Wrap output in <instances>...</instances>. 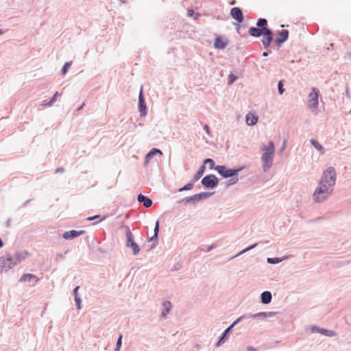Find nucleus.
<instances>
[{
	"mask_svg": "<svg viewBox=\"0 0 351 351\" xmlns=\"http://www.w3.org/2000/svg\"><path fill=\"white\" fill-rule=\"evenodd\" d=\"M333 190L334 186L319 182L313 194V200L316 203H322L332 195Z\"/></svg>",
	"mask_w": 351,
	"mask_h": 351,
	"instance_id": "obj_1",
	"label": "nucleus"
},
{
	"mask_svg": "<svg viewBox=\"0 0 351 351\" xmlns=\"http://www.w3.org/2000/svg\"><path fill=\"white\" fill-rule=\"evenodd\" d=\"M262 149L264 151L261 157V160L263 161V169L264 171H267L271 167L273 162L275 151L273 141H269L267 146L263 145Z\"/></svg>",
	"mask_w": 351,
	"mask_h": 351,
	"instance_id": "obj_2",
	"label": "nucleus"
},
{
	"mask_svg": "<svg viewBox=\"0 0 351 351\" xmlns=\"http://www.w3.org/2000/svg\"><path fill=\"white\" fill-rule=\"evenodd\" d=\"M122 227L125 230L126 247L132 249L133 255H137L140 252V247L134 241V235L132 233L130 227L128 226H123Z\"/></svg>",
	"mask_w": 351,
	"mask_h": 351,
	"instance_id": "obj_3",
	"label": "nucleus"
},
{
	"mask_svg": "<svg viewBox=\"0 0 351 351\" xmlns=\"http://www.w3.org/2000/svg\"><path fill=\"white\" fill-rule=\"evenodd\" d=\"M244 167L228 168L226 165H217L216 171L223 178H229L234 176H238Z\"/></svg>",
	"mask_w": 351,
	"mask_h": 351,
	"instance_id": "obj_4",
	"label": "nucleus"
},
{
	"mask_svg": "<svg viewBox=\"0 0 351 351\" xmlns=\"http://www.w3.org/2000/svg\"><path fill=\"white\" fill-rule=\"evenodd\" d=\"M337 178L336 171L334 167H328L324 172L319 182L335 186Z\"/></svg>",
	"mask_w": 351,
	"mask_h": 351,
	"instance_id": "obj_5",
	"label": "nucleus"
},
{
	"mask_svg": "<svg viewBox=\"0 0 351 351\" xmlns=\"http://www.w3.org/2000/svg\"><path fill=\"white\" fill-rule=\"evenodd\" d=\"M219 182V180L215 174H208L201 180V183L205 189H215Z\"/></svg>",
	"mask_w": 351,
	"mask_h": 351,
	"instance_id": "obj_6",
	"label": "nucleus"
},
{
	"mask_svg": "<svg viewBox=\"0 0 351 351\" xmlns=\"http://www.w3.org/2000/svg\"><path fill=\"white\" fill-rule=\"evenodd\" d=\"M17 265V262H14V258L9 254L3 255L0 257V271H8L12 267Z\"/></svg>",
	"mask_w": 351,
	"mask_h": 351,
	"instance_id": "obj_7",
	"label": "nucleus"
},
{
	"mask_svg": "<svg viewBox=\"0 0 351 351\" xmlns=\"http://www.w3.org/2000/svg\"><path fill=\"white\" fill-rule=\"evenodd\" d=\"M319 93V90L313 87L312 88V92L308 95V106L313 111L318 108Z\"/></svg>",
	"mask_w": 351,
	"mask_h": 351,
	"instance_id": "obj_8",
	"label": "nucleus"
},
{
	"mask_svg": "<svg viewBox=\"0 0 351 351\" xmlns=\"http://www.w3.org/2000/svg\"><path fill=\"white\" fill-rule=\"evenodd\" d=\"M230 16L237 23H233L234 25L237 26V32L239 33V28L241 27L240 25L244 21V16L241 8L239 7H234L230 10Z\"/></svg>",
	"mask_w": 351,
	"mask_h": 351,
	"instance_id": "obj_9",
	"label": "nucleus"
},
{
	"mask_svg": "<svg viewBox=\"0 0 351 351\" xmlns=\"http://www.w3.org/2000/svg\"><path fill=\"white\" fill-rule=\"evenodd\" d=\"M289 32L287 29H282L278 31L276 34V38L274 40V43L278 47H281L282 45L285 43L289 38Z\"/></svg>",
	"mask_w": 351,
	"mask_h": 351,
	"instance_id": "obj_10",
	"label": "nucleus"
},
{
	"mask_svg": "<svg viewBox=\"0 0 351 351\" xmlns=\"http://www.w3.org/2000/svg\"><path fill=\"white\" fill-rule=\"evenodd\" d=\"M138 109L141 117H145L147 114V108L143 92V86L141 87L140 93L138 95Z\"/></svg>",
	"mask_w": 351,
	"mask_h": 351,
	"instance_id": "obj_11",
	"label": "nucleus"
},
{
	"mask_svg": "<svg viewBox=\"0 0 351 351\" xmlns=\"http://www.w3.org/2000/svg\"><path fill=\"white\" fill-rule=\"evenodd\" d=\"M229 44V40L228 38L223 36L218 35L215 37L214 41V47L217 49H224Z\"/></svg>",
	"mask_w": 351,
	"mask_h": 351,
	"instance_id": "obj_12",
	"label": "nucleus"
},
{
	"mask_svg": "<svg viewBox=\"0 0 351 351\" xmlns=\"http://www.w3.org/2000/svg\"><path fill=\"white\" fill-rule=\"evenodd\" d=\"M86 233L85 230H71L69 231H66L63 233L62 237L66 240L73 239L80 235H82Z\"/></svg>",
	"mask_w": 351,
	"mask_h": 351,
	"instance_id": "obj_13",
	"label": "nucleus"
},
{
	"mask_svg": "<svg viewBox=\"0 0 351 351\" xmlns=\"http://www.w3.org/2000/svg\"><path fill=\"white\" fill-rule=\"evenodd\" d=\"M232 330V328L230 326L224 330L219 336L218 341L215 344V347H219L226 341Z\"/></svg>",
	"mask_w": 351,
	"mask_h": 351,
	"instance_id": "obj_14",
	"label": "nucleus"
},
{
	"mask_svg": "<svg viewBox=\"0 0 351 351\" xmlns=\"http://www.w3.org/2000/svg\"><path fill=\"white\" fill-rule=\"evenodd\" d=\"M263 37L262 43L264 48L267 49L270 47L271 42L274 40L273 31L265 32Z\"/></svg>",
	"mask_w": 351,
	"mask_h": 351,
	"instance_id": "obj_15",
	"label": "nucleus"
},
{
	"mask_svg": "<svg viewBox=\"0 0 351 351\" xmlns=\"http://www.w3.org/2000/svg\"><path fill=\"white\" fill-rule=\"evenodd\" d=\"M311 332H319V333L322 334L326 337H333L335 335V332L333 330L319 328L317 326H313L311 327Z\"/></svg>",
	"mask_w": 351,
	"mask_h": 351,
	"instance_id": "obj_16",
	"label": "nucleus"
},
{
	"mask_svg": "<svg viewBox=\"0 0 351 351\" xmlns=\"http://www.w3.org/2000/svg\"><path fill=\"white\" fill-rule=\"evenodd\" d=\"M38 280V278L34 275L32 274H23L19 281L20 282H28L32 283L31 285H34Z\"/></svg>",
	"mask_w": 351,
	"mask_h": 351,
	"instance_id": "obj_17",
	"label": "nucleus"
},
{
	"mask_svg": "<svg viewBox=\"0 0 351 351\" xmlns=\"http://www.w3.org/2000/svg\"><path fill=\"white\" fill-rule=\"evenodd\" d=\"M159 154L160 156L162 155V152L158 148H152L146 155L145 157V161L144 164L146 165L150 160L156 155Z\"/></svg>",
	"mask_w": 351,
	"mask_h": 351,
	"instance_id": "obj_18",
	"label": "nucleus"
},
{
	"mask_svg": "<svg viewBox=\"0 0 351 351\" xmlns=\"http://www.w3.org/2000/svg\"><path fill=\"white\" fill-rule=\"evenodd\" d=\"M137 201L139 203H142L143 206L147 208L151 207L153 203L152 200L149 197L145 196L141 193L138 195Z\"/></svg>",
	"mask_w": 351,
	"mask_h": 351,
	"instance_id": "obj_19",
	"label": "nucleus"
},
{
	"mask_svg": "<svg viewBox=\"0 0 351 351\" xmlns=\"http://www.w3.org/2000/svg\"><path fill=\"white\" fill-rule=\"evenodd\" d=\"M250 36L254 38H259L265 34V32L258 27H250L248 29Z\"/></svg>",
	"mask_w": 351,
	"mask_h": 351,
	"instance_id": "obj_20",
	"label": "nucleus"
},
{
	"mask_svg": "<svg viewBox=\"0 0 351 351\" xmlns=\"http://www.w3.org/2000/svg\"><path fill=\"white\" fill-rule=\"evenodd\" d=\"M256 26L263 29L265 32L272 31V29L268 27V21L265 18H259L256 21Z\"/></svg>",
	"mask_w": 351,
	"mask_h": 351,
	"instance_id": "obj_21",
	"label": "nucleus"
},
{
	"mask_svg": "<svg viewBox=\"0 0 351 351\" xmlns=\"http://www.w3.org/2000/svg\"><path fill=\"white\" fill-rule=\"evenodd\" d=\"M272 295L269 291H265L261 294V302L263 304H268L271 302Z\"/></svg>",
	"mask_w": 351,
	"mask_h": 351,
	"instance_id": "obj_22",
	"label": "nucleus"
},
{
	"mask_svg": "<svg viewBox=\"0 0 351 351\" xmlns=\"http://www.w3.org/2000/svg\"><path fill=\"white\" fill-rule=\"evenodd\" d=\"M162 313H161V317L166 318L167 314L170 312L172 304L170 301H164L162 304Z\"/></svg>",
	"mask_w": 351,
	"mask_h": 351,
	"instance_id": "obj_23",
	"label": "nucleus"
},
{
	"mask_svg": "<svg viewBox=\"0 0 351 351\" xmlns=\"http://www.w3.org/2000/svg\"><path fill=\"white\" fill-rule=\"evenodd\" d=\"M276 313V312H260L253 314V319H265L274 317Z\"/></svg>",
	"mask_w": 351,
	"mask_h": 351,
	"instance_id": "obj_24",
	"label": "nucleus"
},
{
	"mask_svg": "<svg viewBox=\"0 0 351 351\" xmlns=\"http://www.w3.org/2000/svg\"><path fill=\"white\" fill-rule=\"evenodd\" d=\"M80 289V286L75 287L73 290V293L74 295V300L75 302V305L77 309L82 308V300L80 295L78 293V290Z\"/></svg>",
	"mask_w": 351,
	"mask_h": 351,
	"instance_id": "obj_25",
	"label": "nucleus"
},
{
	"mask_svg": "<svg viewBox=\"0 0 351 351\" xmlns=\"http://www.w3.org/2000/svg\"><path fill=\"white\" fill-rule=\"evenodd\" d=\"M246 123L248 125H254L258 121V117L254 114L249 113L245 117Z\"/></svg>",
	"mask_w": 351,
	"mask_h": 351,
	"instance_id": "obj_26",
	"label": "nucleus"
},
{
	"mask_svg": "<svg viewBox=\"0 0 351 351\" xmlns=\"http://www.w3.org/2000/svg\"><path fill=\"white\" fill-rule=\"evenodd\" d=\"M310 143L320 154H324V147L317 140L311 138Z\"/></svg>",
	"mask_w": 351,
	"mask_h": 351,
	"instance_id": "obj_27",
	"label": "nucleus"
},
{
	"mask_svg": "<svg viewBox=\"0 0 351 351\" xmlns=\"http://www.w3.org/2000/svg\"><path fill=\"white\" fill-rule=\"evenodd\" d=\"M205 169L206 167L204 165H201L199 169L197 170V171L194 175L193 178H192V181H193L194 182L198 181L204 175Z\"/></svg>",
	"mask_w": 351,
	"mask_h": 351,
	"instance_id": "obj_28",
	"label": "nucleus"
},
{
	"mask_svg": "<svg viewBox=\"0 0 351 351\" xmlns=\"http://www.w3.org/2000/svg\"><path fill=\"white\" fill-rule=\"evenodd\" d=\"M28 255V252L25 251L23 252H16L14 254V262H17V264L20 263L21 261L25 260Z\"/></svg>",
	"mask_w": 351,
	"mask_h": 351,
	"instance_id": "obj_29",
	"label": "nucleus"
},
{
	"mask_svg": "<svg viewBox=\"0 0 351 351\" xmlns=\"http://www.w3.org/2000/svg\"><path fill=\"white\" fill-rule=\"evenodd\" d=\"M59 96V93L56 92V93L52 96V97L49 100L43 101L42 105L44 106H51L57 100L58 97Z\"/></svg>",
	"mask_w": 351,
	"mask_h": 351,
	"instance_id": "obj_30",
	"label": "nucleus"
},
{
	"mask_svg": "<svg viewBox=\"0 0 351 351\" xmlns=\"http://www.w3.org/2000/svg\"><path fill=\"white\" fill-rule=\"evenodd\" d=\"M286 258H287L286 256L267 258V262L269 264H271V265H276V264L280 263V262H282V261L285 260Z\"/></svg>",
	"mask_w": 351,
	"mask_h": 351,
	"instance_id": "obj_31",
	"label": "nucleus"
},
{
	"mask_svg": "<svg viewBox=\"0 0 351 351\" xmlns=\"http://www.w3.org/2000/svg\"><path fill=\"white\" fill-rule=\"evenodd\" d=\"M206 165H209V168L210 169L216 170L217 165H215V162L214 161L213 159L209 158L204 159V161H203V165H202L205 166Z\"/></svg>",
	"mask_w": 351,
	"mask_h": 351,
	"instance_id": "obj_32",
	"label": "nucleus"
},
{
	"mask_svg": "<svg viewBox=\"0 0 351 351\" xmlns=\"http://www.w3.org/2000/svg\"><path fill=\"white\" fill-rule=\"evenodd\" d=\"M258 245V243H254L252 245H249L248 247H245V249L241 250L240 252H239L237 254H236L233 257L230 258V259H232V258H234L235 257H237V256H240V255H241V254H244V253H245V252H248V251L255 248Z\"/></svg>",
	"mask_w": 351,
	"mask_h": 351,
	"instance_id": "obj_33",
	"label": "nucleus"
},
{
	"mask_svg": "<svg viewBox=\"0 0 351 351\" xmlns=\"http://www.w3.org/2000/svg\"><path fill=\"white\" fill-rule=\"evenodd\" d=\"M199 202V201L197 194L185 197V204H188V203L195 204L196 202Z\"/></svg>",
	"mask_w": 351,
	"mask_h": 351,
	"instance_id": "obj_34",
	"label": "nucleus"
},
{
	"mask_svg": "<svg viewBox=\"0 0 351 351\" xmlns=\"http://www.w3.org/2000/svg\"><path fill=\"white\" fill-rule=\"evenodd\" d=\"M215 193V192H201L199 193H197V195L198 197L199 201L200 202L203 199H206L211 195H213Z\"/></svg>",
	"mask_w": 351,
	"mask_h": 351,
	"instance_id": "obj_35",
	"label": "nucleus"
},
{
	"mask_svg": "<svg viewBox=\"0 0 351 351\" xmlns=\"http://www.w3.org/2000/svg\"><path fill=\"white\" fill-rule=\"evenodd\" d=\"M194 182L191 180V182L187 183L186 184H185L184 186L180 188L178 191V192H182V191H190L191 189H193V186H194Z\"/></svg>",
	"mask_w": 351,
	"mask_h": 351,
	"instance_id": "obj_36",
	"label": "nucleus"
},
{
	"mask_svg": "<svg viewBox=\"0 0 351 351\" xmlns=\"http://www.w3.org/2000/svg\"><path fill=\"white\" fill-rule=\"evenodd\" d=\"M238 176H234L233 177L229 178L230 179L226 182V186L228 187L232 185L236 184L239 181Z\"/></svg>",
	"mask_w": 351,
	"mask_h": 351,
	"instance_id": "obj_37",
	"label": "nucleus"
},
{
	"mask_svg": "<svg viewBox=\"0 0 351 351\" xmlns=\"http://www.w3.org/2000/svg\"><path fill=\"white\" fill-rule=\"evenodd\" d=\"M122 338H123V335L121 333H120L119 335V337L117 340L116 346L114 348V351H120V349L122 346Z\"/></svg>",
	"mask_w": 351,
	"mask_h": 351,
	"instance_id": "obj_38",
	"label": "nucleus"
},
{
	"mask_svg": "<svg viewBox=\"0 0 351 351\" xmlns=\"http://www.w3.org/2000/svg\"><path fill=\"white\" fill-rule=\"evenodd\" d=\"M71 64L72 61L65 62L63 66L62 67L61 73L62 75H65L67 73L69 69L71 67Z\"/></svg>",
	"mask_w": 351,
	"mask_h": 351,
	"instance_id": "obj_39",
	"label": "nucleus"
},
{
	"mask_svg": "<svg viewBox=\"0 0 351 351\" xmlns=\"http://www.w3.org/2000/svg\"><path fill=\"white\" fill-rule=\"evenodd\" d=\"M237 78H238V77L237 75H235L232 73H230L228 75V85L232 84L237 80Z\"/></svg>",
	"mask_w": 351,
	"mask_h": 351,
	"instance_id": "obj_40",
	"label": "nucleus"
},
{
	"mask_svg": "<svg viewBox=\"0 0 351 351\" xmlns=\"http://www.w3.org/2000/svg\"><path fill=\"white\" fill-rule=\"evenodd\" d=\"M278 93L282 95L284 92L285 91V89L284 88V81L280 80L278 83Z\"/></svg>",
	"mask_w": 351,
	"mask_h": 351,
	"instance_id": "obj_41",
	"label": "nucleus"
},
{
	"mask_svg": "<svg viewBox=\"0 0 351 351\" xmlns=\"http://www.w3.org/2000/svg\"><path fill=\"white\" fill-rule=\"evenodd\" d=\"M106 218V216H104L103 218H101V215H94V216H92V217H87L86 220L87 221H93V220H95V219H100L99 221H101L104 220Z\"/></svg>",
	"mask_w": 351,
	"mask_h": 351,
	"instance_id": "obj_42",
	"label": "nucleus"
},
{
	"mask_svg": "<svg viewBox=\"0 0 351 351\" xmlns=\"http://www.w3.org/2000/svg\"><path fill=\"white\" fill-rule=\"evenodd\" d=\"M159 230H160V221H159V220H157L155 223V227L154 229V234L158 235Z\"/></svg>",
	"mask_w": 351,
	"mask_h": 351,
	"instance_id": "obj_43",
	"label": "nucleus"
},
{
	"mask_svg": "<svg viewBox=\"0 0 351 351\" xmlns=\"http://www.w3.org/2000/svg\"><path fill=\"white\" fill-rule=\"evenodd\" d=\"M241 317L243 320L253 319V314H251V313L243 314V315L241 316Z\"/></svg>",
	"mask_w": 351,
	"mask_h": 351,
	"instance_id": "obj_44",
	"label": "nucleus"
},
{
	"mask_svg": "<svg viewBox=\"0 0 351 351\" xmlns=\"http://www.w3.org/2000/svg\"><path fill=\"white\" fill-rule=\"evenodd\" d=\"M241 321H243V319H241V316L239 317H238L237 319H235L230 325V326L233 328L237 324H238L239 322H241Z\"/></svg>",
	"mask_w": 351,
	"mask_h": 351,
	"instance_id": "obj_45",
	"label": "nucleus"
},
{
	"mask_svg": "<svg viewBox=\"0 0 351 351\" xmlns=\"http://www.w3.org/2000/svg\"><path fill=\"white\" fill-rule=\"evenodd\" d=\"M215 247H216V245L215 243H213V244L208 246L206 250H205V252H210L211 250H213Z\"/></svg>",
	"mask_w": 351,
	"mask_h": 351,
	"instance_id": "obj_46",
	"label": "nucleus"
},
{
	"mask_svg": "<svg viewBox=\"0 0 351 351\" xmlns=\"http://www.w3.org/2000/svg\"><path fill=\"white\" fill-rule=\"evenodd\" d=\"M204 131L206 132V134L209 136H210V128L209 126L207 125V124H205L204 125Z\"/></svg>",
	"mask_w": 351,
	"mask_h": 351,
	"instance_id": "obj_47",
	"label": "nucleus"
},
{
	"mask_svg": "<svg viewBox=\"0 0 351 351\" xmlns=\"http://www.w3.org/2000/svg\"><path fill=\"white\" fill-rule=\"evenodd\" d=\"M65 171L64 168V167H58L56 169L55 171V173H64Z\"/></svg>",
	"mask_w": 351,
	"mask_h": 351,
	"instance_id": "obj_48",
	"label": "nucleus"
},
{
	"mask_svg": "<svg viewBox=\"0 0 351 351\" xmlns=\"http://www.w3.org/2000/svg\"><path fill=\"white\" fill-rule=\"evenodd\" d=\"M158 235L154 234L149 239V241H154L158 240Z\"/></svg>",
	"mask_w": 351,
	"mask_h": 351,
	"instance_id": "obj_49",
	"label": "nucleus"
},
{
	"mask_svg": "<svg viewBox=\"0 0 351 351\" xmlns=\"http://www.w3.org/2000/svg\"><path fill=\"white\" fill-rule=\"evenodd\" d=\"M68 252V250L65 251L64 254H58V257H59L60 259H64L65 255Z\"/></svg>",
	"mask_w": 351,
	"mask_h": 351,
	"instance_id": "obj_50",
	"label": "nucleus"
},
{
	"mask_svg": "<svg viewBox=\"0 0 351 351\" xmlns=\"http://www.w3.org/2000/svg\"><path fill=\"white\" fill-rule=\"evenodd\" d=\"M247 351H257V349L253 346H249L247 347Z\"/></svg>",
	"mask_w": 351,
	"mask_h": 351,
	"instance_id": "obj_51",
	"label": "nucleus"
},
{
	"mask_svg": "<svg viewBox=\"0 0 351 351\" xmlns=\"http://www.w3.org/2000/svg\"><path fill=\"white\" fill-rule=\"evenodd\" d=\"M11 219L9 218L7 219L6 222H5V227L6 228H9L10 226V224H11Z\"/></svg>",
	"mask_w": 351,
	"mask_h": 351,
	"instance_id": "obj_52",
	"label": "nucleus"
},
{
	"mask_svg": "<svg viewBox=\"0 0 351 351\" xmlns=\"http://www.w3.org/2000/svg\"><path fill=\"white\" fill-rule=\"evenodd\" d=\"M195 13L194 10L192 9L188 10V15L190 16H192L193 14Z\"/></svg>",
	"mask_w": 351,
	"mask_h": 351,
	"instance_id": "obj_53",
	"label": "nucleus"
},
{
	"mask_svg": "<svg viewBox=\"0 0 351 351\" xmlns=\"http://www.w3.org/2000/svg\"><path fill=\"white\" fill-rule=\"evenodd\" d=\"M176 203H177V204H182V203H185V197H184V198H182V199H180L178 200V201L176 202Z\"/></svg>",
	"mask_w": 351,
	"mask_h": 351,
	"instance_id": "obj_54",
	"label": "nucleus"
},
{
	"mask_svg": "<svg viewBox=\"0 0 351 351\" xmlns=\"http://www.w3.org/2000/svg\"><path fill=\"white\" fill-rule=\"evenodd\" d=\"M345 94H346V96L348 99H350V93H349V91H348V88H346V93H345Z\"/></svg>",
	"mask_w": 351,
	"mask_h": 351,
	"instance_id": "obj_55",
	"label": "nucleus"
},
{
	"mask_svg": "<svg viewBox=\"0 0 351 351\" xmlns=\"http://www.w3.org/2000/svg\"><path fill=\"white\" fill-rule=\"evenodd\" d=\"M31 201H32V199H29L26 200V201L23 203V206H26V205H27V204H29Z\"/></svg>",
	"mask_w": 351,
	"mask_h": 351,
	"instance_id": "obj_56",
	"label": "nucleus"
},
{
	"mask_svg": "<svg viewBox=\"0 0 351 351\" xmlns=\"http://www.w3.org/2000/svg\"><path fill=\"white\" fill-rule=\"evenodd\" d=\"M262 56H263V57H267V56H269V53H268V52H267V51H264V52L263 53Z\"/></svg>",
	"mask_w": 351,
	"mask_h": 351,
	"instance_id": "obj_57",
	"label": "nucleus"
},
{
	"mask_svg": "<svg viewBox=\"0 0 351 351\" xmlns=\"http://www.w3.org/2000/svg\"><path fill=\"white\" fill-rule=\"evenodd\" d=\"M97 250H98L99 252H100L101 253H106V251H105V250H103L102 248H101V247H99V248L97 249Z\"/></svg>",
	"mask_w": 351,
	"mask_h": 351,
	"instance_id": "obj_58",
	"label": "nucleus"
},
{
	"mask_svg": "<svg viewBox=\"0 0 351 351\" xmlns=\"http://www.w3.org/2000/svg\"><path fill=\"white\" fill-rule=\"evenodd\" d=\"M3 246V241H2V239L0 238V248L2 247Z\"/></svg>",
	"mask_w": 351,
	"mask_h": 351,
	"instance_id": "obj_59",
	"label": "nucleus"
},
{
	"mask_svg": "<svg viewBox=\"0 0 351 351\" xmlns=\"http://www.w3.org/2000/svg\"><path fill=\"white\" fill-rule=\"evenodd\" d=\"M84 106H85V104H84V103H83V104H82V106L78 108V110H80L82 109V108H83V107H84Z\"/></svg>",
	"mask_w": 351,
	"mask_h": 351,
	"instance_id": "obj_60",
	"label": "nucleus"
},
{
	"mask_svg": "<svg viewBox=\"0 0 351 351\" xmlns=\"http://www.w3.org/2000/svg\"><path fill=\"white\" fill-rule=\"evenodd\" d=\"M235 3H236V2H235V0H233V1H232V2L230 3V4H231V5H234Z\"/></svg>",
	"mask_w": 351,
	"mask_h": 351,
	"instance_id": "obj_61",
	"label": "nucleus"
},
{
	"mask_svg": "<svg viewBox=\"0 0 351 351\" xmlns=\"http://www.w3.org/2000/svg\"><path fill=\"white\" fill-rule=\"evenodd\" d=\"M3 33V31L1 29H0V35H1Z\"/></svg>",
	"mask_w": 351,
	"mask_h": 351,
	"instance_id": "obj_62",
	"label": "nucleus"
},
{
	"mask_svg": "<svg viewBox=\"0 0 351 351\" xmlns=\"http://www.w3.org/2000/svg\"><path fill=\"white\" fill-rule=\"evenodd\" d=\"M173 270H177V267H175V268Z\"/></svg>",
	"mask_w": 351,
	"mask_h": 351,
	"instance_id": "obj_63",
	"label": "nucleus"
},
{
	"mask_svg": "<svg viewBox=\"0 0 351 351\" xmlns=\"http://www.w3.org/2000/svg\"><path fill=\"white\" fill-rule=\"evenodd\" d=\"M350 57H351V53H350Z\"/></svg>",
	"mask_w": 351,
	"mask_h": 351,
	"instance_id": "obj_64",
	"label": "nucleus"
}]
</instances>
